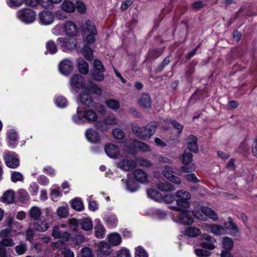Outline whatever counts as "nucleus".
Listing matches in <instances>:
<instances>
[{
  "label": "nucleus",
  "instance_id": "obj_12",
  "mask_svg": "<svg viewBox=\"0 0 257 257\" xmlns=\"http://www.w3.org/2000/svg\"><path fill=\"white\" fill-rule=\"evenodd\" d=\"M50 224L48 221L40 218L34 222V227L36 230L39 232H45L49 227Z\"/></svg>",
  "mask_w": 257,
  "mask_h": 257
},
{
  "label": "nucleus",
  "instance_id": "obj_47",
  "mask_svg": "<svg viewBox=\"0 0 257 257\" xmlns=\"http://www.w3.org/2000/svg\"><path fill=\"white\" fill-rule=\"evenodd\" d=\"M18 198L21 201H27L29 199V196L27 191L24 189H20L18 192Z\"/></svg>",
  "mask_w": 257,
  "mask_h": 257
},
{
  "label": "nucleus",
  "instance_id": "obj_62",
  "mask_svg": "<svg viewBox=\"0 0 257 257\" xmlns=\"http://www.w3.org/2000/svg\"><path fill=\"white\" fill-rule=\"evenodd\" d=\"M44 212L46 216L45 220L49 221V220L54 219V214L52 211V209L50 208H46L44 209Z\"/></svg>",
  "mask_w": 257,
  "mask_h": 257
},
{
  "label": "nucleus",
  "instance_id": "obj_35",
  "mask_svg": "<svg viewBox=\"0 0 257 257\" xmlns=\"http://www.w3.org/2000/svg\"><path fill=\"white\" fill-rule=\"evenodd\" d=\"M85 119L88 121H95L97 120V115L96 112L92 110L88 109L84 112Z\"/></svg>",
  "mask_w": 257,
  "mask_h": 257
},
{
  "label": "nucleus",
  "instance_id": "obj_40",
  "mask_svg": "<svg viewBox=\"0 0 257 257\" xmlns=\"http://www.w3.org/2000/svg\"><path fill=\"white\" fill-rule=\"evenodd\" d=\"M68 205L59 207L57 210V215L61 218H66L69 215Z\"/></svg>",
  "mask_w": 257,
  "mask_h": 257
},
{
  "label": "nucleus",
  "instance_id": "obj_24",
  "mask_svg": "<svg viewBox=\"0 0 257 257\" xmlns=\"http://www.w3.org/2000/svg\"><path fill=\"white\" fill-rule=\"evenodd\" d=\"M202 212L206 215V220L207 219V217H209L214 220H216L218 218L217 213L208 207L202 206Z\"/></svg>",
  "mask_w": 257,
  "mask_h": 257
},
{
  "label": "nucleus",
  "instance_id": "obj_26",
  "mask_svg": "<svg viewBox=\"0 0 257 257\" xmlns=\"http://www.w3.org/2000/svg\"><path fill=\"white\" fill-rule=\"evenodd\" d=\"M71 83L75 87L77 88H81L83 87L84 85V78L81 75L76 74L72 77Z\"/></svg>",
  "mask_w": 257,
  "mask_h": 257
},
{
  "label": "nucleus",
  "instance_id": "obj_54",
  "mask_svg": "<svg viewBox=\"0 0 257 257\" xmlns=\"http://www.w3.org/2000/svg\"><path fill=\"white\" fill-rule=\"evenodd\" d=\"M11 179L13 182L22 181L23 180V176L20 172L15 171L12 173Z\"/></svg>",
  "mask_w": 257,
  "mask_h": 257
},
{
  "label": "nucleus",
  "instance_id": "obj_37",
  "mask_svg": "<svg viewBox=\"0 0 257 257\" xmlns=\"http://www.w3.org/2000/svg\"><path fill=\"white\" fill-rule=\"evenodd\" d=\"M224 228L232 231V234L238 233L239 229L236 224L234 223L232 220L229 218V221L224 224Z\"/></svg>",
  "mask_w": 257,
  "mask_h": 257
},
{
  "label": "nucleus",
  "instance_id": "obj_14",
  "mask_svg": "<svg viewBox=\"0 0 257 257\" xmlns=\"http://www.w3.org/2000/svg\"><path fill=\"white\" fill-rule=\"evenodd\" d=\"M73 69V65L71 62L65 59L62 61L59 64V70L60 72L64 75L69 74Z\"/></svg>",
  "mask_w": 257,
  "mask_h": 257
},
{
  "label": "nucleus",
  "instance_id": "obj_64",
  "mask_svg": "<svg viewBox=\"0 0 257 257\" xmlns=\"http://www.w3.org/2000/svg\"><path fill=\"white\" fill-rule=\"evenodd\" d=\"M137 146L141 151L143 152H147L150 151V148L149 146L144 143L139 142L137 143Z\"/></svg>",
  "mask_w": 257,
  "mask_h": 257
},
{
  "label": "nucleus",
  "instance_id": "obj_7",
  "mask_svg": "<svg viewBox=\"0 0 257 257\" xmlns=\"http://www.w3.org/2000/svg\"><path fill=\"white\" fill-rule=\"evenodd\" d=\"M64 50L74 49L76 46V40L73 38H59L57 39Z\"/></svg>",
  "mask_w": 257,
  "mask_h": 257
},
{
  "label": "nucleus",
  "instance_id": "obj_5",
  "mask_svg": "<svg viewBox=\"0 0 257 257\" xmlns=\"http://www.w3.org/2000/svg\"><path fill=\"white\" fill-rule=\"evenodd\" d=\"M201 239L202 241L200 243V246L204 248L213 250L215 248V244L216 239L212 236L204 233L201 235Z\"/></svg>",
  "mask_w": 257,
  "mask_h": 257
},
{
  "label": "nucleus",
  "instance_id": "obj_38",
  "mask_svg": "<svg viewBox=\"0 0 257 257\" xmlns=\"http://www.w3.org/2000/svg\"><path fill=\"white\" fill-rule=\"evenodd\" d=\"M105 103L108 108L114 110L118 109L120 107L119 102L113 99H107L105 100Z\"/></svg>",
  "mask_w": 257,
  "mask_h": 257
},
{
  "label": "nucleus",
  "instance_id": "obj_41",
  "mask_svg": "<svg viewBox=\"0 0 257 257\" xmlns=\"http://www.w3.org/2000/svg\"><path fill=\"white\" fill-rule=\"evenodd\" d=\"M222 245L225 250H231L233 246L232 239L228 237H224L222 239Z\"/></svg>",
  "mask_w": 257,
  "mask_h": 257
},
{
  "label": "nucleus",
  "instance_id": "obj_28",
  "mask_svg": "<svg viewBox=\"0 0 257 257\" xmlns=\"http://www.w3.org/2000/svg\"><path fill=\"white\" fill-rule=\"evenodd\" d=\"M80 225L82 229L89 231L93 228L92 221L87 218H82L80 220Z\"/></svg>",
  "mask_w": 257,
  "mask_h": 257
},
{
  "label": "nucleus",
  "instance_id": "obj_2",
  "mask_svg": "<svg viewBox=\"0 0 257 257\" xmlns=\"http://www.w3.org/2000/svg\"><path fill=\"white\" fill-rule=\"evenodd\" d=\"M176 197L178 210L183 211L190 207V203L189 200L191 198V194L189 192L179 190L176 192Z\"/></svg>",
  "mask_w": 257,
  "mask_h": 257
},
{
  "label": "nucleus",
  "instance_id": "obj_44",
  "mask_svg": "<svg viewBox=\"0 0 257 257\" xmlns=\"http://www.w3.org/2000/svg\"><path fill=\"white\" fill-rule=\"evenodd\" d=\"M27 250V246L26 243L21 242L19 245L15 247V251L18 255L24 254Z\"/></svg>",
  "mask_w": 257,
  "mask_h": 257
},
{
  "label": "nucleus",
  "instance_id": "obj_56",
  "mask_svg": "<svg viewBox=\"0 0 257 257\" xmlns=\"http://www.w3.org/2000/svg\"><path fill=\"white\" fill-rule=\"evenodd\" d=\"M172 60L171 56L166 57L158 67V70L161 72Z\"/></svg>",
  "mask_w": 257,
  "mask_h": 257
},
{
  "label": "nucleus",
  "instance_id": "obj_43",
  "mask_svg": "<svg viewBox=\"0 0 257 257\" xmlns=\"http://www.w3.org/2000/svg\"><path fill=\"white\" fill-rule=\"evenodd\" d=\"M82 53L83 56L88 60H91L92 59L93 52L91 48L87 46L83 47Z\"/></svg>",
  "mask_w": 257,
  "mask_h": 257
},
{
  "label": "nucleus",
  "instance_id": "obj_16",
  "mask_svg": "<svg viewBox=\"0 0 257 257\" xmlns=\"http://www.w3.org/2000/svg\"><path fill=\"white\" fill-rule=\"evenodd\" d=\"M52 235L55 238H62L66 241H68L70 237V234L68 232H61L59 227L57 226L54 227Z\"/></svg>",
  "mask_w": 257,
  "mask_h": 257
},
{
  "label": "nucleus",
  "instance_id": "obj_52",
  "mask_svg": "<svg viewBox=\"0 0 257 257\" xmlns=\"http://www.w3.org/2000/svg\"><path fill=\"white\" fill-rule=\"evenodd\" d=\"M68 224L69 227L74 231H77V229L80 224V221L75 218H71L69 219Z\"/></svg>",
  "mask_w": 257,
  "mask_h": 257
},
{
  "label": "nucleus",
  "instance_id": "obj_6",
  "mask_svg": "<svg viewBox=\"0 0 257 257\" xmlns=\"http://www.w3.org/2000/svg\"><path fill=\"white\" fill-rule=\"evenodd\" d=\"M5 161L6 165L10 168H16L20 165V162L18 158V156L13 152H9L7 154H6Z\"/></svg>",
  "mask_w": 257,
  "mask_h": 257
},
{
  "label": "nucleus",
  "instance_id": "obj_58",
  "mask_svg": "<svg viewBox=\"0 0 257 257\" xmlns=\"http://www.w3.org/2000/svg\"><path fill=\"white\" fill-rule=\"evenodd\" d=\"M127 189L131 192H135L138 190V187L132 181H129L127 180L124 181Z\"/></svg>",
  "mask_w": 257,
  "mask_h": 257
},
{
  "label": "nucleus",
  "instance_id": "obj_48",
  "mask_svg": "<svg viewBox=\"0 0 257 257\" xmlns=\"http://www.w3.org/2000/svg\"><path fill=\"white\" fill-rule=\"evenodd\" d=\"M85 24L88 32L93 34H97V33L95 26L89 20L86 21Z\"/></svg>",
  "mask_w": 257,
  "mask_h": 257
},
{
  "label": "nucleus",
  "instance_id": "obj_25",
  "mask_svg": "<svg viewBox=\"0 0 257 257\" xmlns=\"http://www.w3.org/2000/svg\"><path fill=\"white\" fill-rule=\"evenodd\" d=\"M134 175L135 179L140 183L146 182L148 179L147 174L141 169L135 170Z\"/></svg>",
  "mask_w": 257,
  "mask_h": 257
},
{
  "label": "nucleus",
  "instance_id": "obj_36",
  "mask_svg": "<svg viewBox=\"0 0 257 257\" xmlns=\"http://www.w3.org/2000/svg\"><path fill=\"white\" fill-rule=\"evenodd\" d=\"M201 234L200 230L196 227H188L185 231V234L192 237H196Z\"/></svg>",
  "mask_w": 257,
  "mask_h": 257
},
{
  "label": "nucleus",
  "instance_id": "obj_22",
  "mask_svg": "<svg viewBox=\"0 0 257 257\" xmlns=\"http://www.w3.org/2000/svg\"><path fill=\"white\" fill-rule=\"evenodd\" d=\"M156 185L157 187L162 191L171 192L175 189L174 186L166 181H160Z\"/></svg>",
  "mask_w": 257,
  "mask_h": 257
},
{
  "label": "nucleus",
  "instance_id": "obj_17",
  "mask_svg": "<svg viewBox=\"0 0 257 257\" xmlns=\"http://www.w3.org/2000/svg\"><path fill=\"white\" fill-rule=\"evenodd\" d=\"M64 29L67 35L69 36H73L77 32L76 26L75 24L70 21H67L65 23Z\"/></svg>",
  "mask_w": 257,
  "mask_h": 257
},
{
  "label": "nucleus",
  "instance_id": "obj_53",
  "mask_svg": "<svg viewBox=\"0 0 257 257\" xmlns=\"http://www.w3.org/2000/svg\"><path fill=\"white\" fill-rule=\"evenodd\" d=\"M195 253L199 257H208L211 254V252L210 251L203 249H196L195 250Z\"/></svg>",
  "mask_w": 257,
  "mask_h": 257
},
{
  "label": "nucleus",
  "instance_id": "obj_33",
  "mask_svg": "<svg viewBox=\"0 0 257 257\" xmlns=\"http://www.w3.org/2000/svg\"><path fill=\"white\" fill-rule=\"evenodd\" d=\"M109 242L112 245H118L121 241L120 235L116 233L110 234L109 235Z\"/></svg>",
  "mask_w": 257,
  "mask_h": 257
},
{
  "label": "nucleus",
  "instance_id": "obj_32",
  "mask_svg": "<svg viewBox=\"0 0 257 257\" xmlns=\"http://www.w3.org/2000/svg\"><path fill=\"white\" fill-rule=\"evenodd\" d=\"M84 111L79 109V108L77 109V113L74 115L72 117L73 121L77 123H82L85 122Z\"/></svg>",
  "mask_w": 257,
  "mask_h": 257
},
{
  "label": "nucleus",
  "instance_id": "obj_29",
  "mask_svg": "<svg viewBox=\"0 0 257 257\" xmlns=\"http://www.w3.org/2000/svg\"><path fill=\"white\" fill-rule=\"evenodd\" d=\"M176 171L177 170L175 168L171 166L166 165L162 171V174L165 178L169 180L172 177L173 174L176 173Z\"/></svg>",
  "mask_w": 257,
  "mask_h": 257
},
{
  "label": "nucleus",
  "instance_id": "obj_31",
  "mask_svg": "<svg viewBox=\"0 0 257 257\" xmlns=\"http://www.w3.org/2000/svg\"><path fill=\"white\" fill-rule=\"evenodd\" d=\"M85 89L87 92H92L98 95H101L102 92L101 89L96 84L91 81L89 82V84L85 87Z\"/></svg>",
  "mask_w": 257,
  "mask_h": 257
},
{
  "label": "nucleus",
  "instance_id": "obj_20",
  "mask_svg": "<svg viewBox=\"0 0 257 257\" xmlns=\"http://www.w3.org/2000/svg\"><path fill=\"white\" fill-rule=\"evenodd\" d=\"M15 198V192L12 190H8L4 193L0 200L6 203L11 204L14 202Z\"/></svg>",
  "mask_w": 257,
  "mask_h": 257
},
{
  "label": "nucleus",
  "instance_id": "obj_8",
  "mask_svg": "<svg viewBox=\"0 0 257 257\" xmlns=\"http://www.w3.org/2000/svg\"><path fill=\"white\" fill-rule=\"evenodd\" d=\"M39 18L40 22L44 25L51 24L54 19V16L50 11H43L39 14Z\"/></svg>",
  "mask_w": 257,
  "mask_h": 257
},
{
  "label": "nucleus",
  "instance_id": "obj_39",
  "mask_svg": "<svg viewBox=\"0 0 257 257\" xmlns=\"http://www.w3.org/2000/svg\"><path fill=\"white\" fill-rule=\"evenodd\" d=\"M188 150H185L182 157V162L184 165L190 164L192 161L193 156Z\"/></svg>",
  "mask_w": 257,
  "mask_h": 257
},
{
  "label": "nucleus",
  "instance_id": "obj_3",
  "mask_svg": "<svg viewBox=\"0 0 257 257\" xmlns=\"http://www.w3.org/2000/svg\"><path fill=\"white\" fill-rule=\"evenodd\" d=\"M35 12L30 9H22L17 12V17L22 22L29 24L33 23L36 19Z\"/></svg>",
  "mask_w": 257,
  "mask_h": 257
},
{
  "label": "nucleus",
  "instance_id": "obj_55",
  "mask_svg": "<svg viewBox=\"0 0 257 257\" xmlns=\"http://www.w3.org/2000/svg\"><path fill=\"white\" fill-rule=\"evenodd\" d=\"M81 253L82 257H93V254L91 248L88 247H84L81 249Z\"/></svg>",
  "mask_w": 257,
  "mask_h": 257
},
{
  "label": "nucleus",
  "instance_id": "obj_61",
  "mask_svg": "<svg viewBox=\"0 0 257 257\" xmlns=\"http://www.w3.org/2000/svg\"><path fill=\"white\" fill-rule=\"evenodd\" d=\"M23 2L24 0H7V3L10 7H19Z\"/></svg>",
  "mask_w": 257,
  "mask_h": 257
},
{
  "label": "nucleus",
  "instance_id": "obj_30",
  "mask_svg": "<svg viewBox=\"0 0 257 257\" xmlns=\"http://www.w3.org/2000/svg\"><path fill=\"white\" fill-rule=\"evenodd\" d=\"M61 8L65 12L72 13L75 10V6L72 2L64 1L61 5Z\"/></svg>",
  "mask_w": 257,
  "mask_h": 257
},
{
  "label": "nucleus",
  "instance_id": "obj_19",
  "mask_svg": "<svg viewBox=\"0 0 257 257\" xmlns=\"http://www.w3.org/2000/svg\"><path fill=\"white\" fill-rule=\"evenodd\" d=\"M87 139L92 143H96L100 140V136L98 133L92 129L87 130L85 133Z\"/></svg>",
  "mask_w": 257,
  "mask_h": 257
},
{
  "label": "nucleus",
  "instance_id": "obj_21",
  "mask_svg": "<svg viewBox=\"0 0 257 257\" xmlns=\"http://www.w3.org/2000/svg\"><path fill=\"white\" fill-rule=\"evenodd\" d=\"M42 214V211L40 208L37 206H33L29 210L28 216L31 220L35 221L39 219Z\"/></svg>",
  "mask_w": 257,
  "mask_h": 257
},
{
  "label": "nucleus",
  "instance_id": "obj_34",
  "mask_svg": "<svg viewBox=\"0 0 257 257\" xmlns=\"http://www.w3.org/2000/svg\"><path fill=\"white\" fill-rule=\"evenodd\" d=\"M78 68L79 72L82 74L86 75L88 72V64L83 60L80 59L78 61Z\"/></svg>",
  "mask_w": 257,
  "mask_h": 257
},
{
  "label": "nucleus",
  "instance_id": "obj_63",
  "mask_svg": "<svg viewBox=\"0 0 257 257\" xmlns=\"http://www.w3.org/2000/svg\"><path fill=\"white\" fill-rule=\"evenodd\" d=\"M175 200V197L172 194L163 195V201L167 203H171Z\"/></svg>",
  "mask_w": 257,
  "mask_h": 257
},
{
  "label": "nucleus",
  "instance_id": "obj_60",
  "mask_svg": "<svg viewBox=\"0 0 257 257\" xmlns=\"http://www.w3.org/2000/svg\"><path fill=\"white\" fill-rule=\"evenodd\" d=\"M135 257H148V255L141 246H138L136 250Z\"/></svg>",
  "mask_w": 257,
  "mask_h": 257
},
{
  "label": "nucleus",
  "instance_id": "obj_51",
  "mask_svg": "<svg viewBox=\"0 0 257 257\" xmlns=\"http://www.w3.org/2000/svg\"><path fill=\"white\" fill-rule=\"evenodd\" d=\"M47 50L49 52L50 54H54L57 51V47L55 43L52 41H49L48 42L46 45Z\"/></svg>",
  "mask_w": 257,
  "mask_h": 257
},
{
  "label": "nucleus",
  "instance_id": "obj_59",
  "mask_svg": "<svg viewBox=\"0 0 257 257\" xmlns=\"http://www.w3.org/2000/svg\"><path fill=\"white\" fill-rule=\"evenodd\" d=\"M93 70H101V71H105V68L100 60L98 59H95L93 61Z\"/></svg>",
  "mask_w": 257,
  "mask_h": 257
},
{
  "label": "nucleus",
  "instance_id": "obj_11",
  "mask_svg": "<svg viewBox=\"0 0 257 257\" xmlns=\"http://www.w3.org/2000/svg\"><path fill=\"white\" fill-rule=\"evenodd\" d=\"M117 167L124 171H130L136 166V162L132 160L123 159L117 163Z\"/></svg>",
  "mask_w": 257,
  "mask_h": 257
},
{
  "label": "nucleus",
  "instance_id": "obj_23",
  "mask_svg": "<svg viewBox=\"0 0 257 257\" xmlns=\"http://www.w3.org/2000/svg\"><path fill=\"white\" fill-rule=\"evenodd\" d=\"M209 229L210 232L215 235H219L225 234L226 232L225 229L221 225L218 224H212L209 226Z\"/></svg>",
  "mask_w": 257,
  "mask_h": 257
},
{
  "label": "nucleus",
  "instance_id": "obj_42",
  "mask_svg": "<svg viewBox=\"0 0 257 257\" xmlns=\"http://www.w3.org/2000/svg\"><path fill=\"white\" fill-rule=\"evenodd\" d=\"M72 207L76 211H81L83 209V203L80 198H75L71 203Z\"/></svg>",
  "mask_w": 257,
  "mask_h": 257
},
{
  "label": "nucleus",
  "instance_id": "obj_49",
  "mask_svg": "<svg viewBox=\"0 0 257 257\" xmlns=\"http://www.w3.org/2000/svg\"><path fill=\"white\" fill-rule=\"evenodd\" d=\"M112 135L113 137L117 140H122L124 138L125 134L124 132L119 129V128H114L112 130Z\"/></svg>",
  "mask_w": 257,
  "mask_h": 257
},
{
  "label": "nucleus",
  "instance_id": "obj_13",
  "mask_svg": "<svg viewBox=\"0 0 257 257\" xmlns=\"http://www.w3.org/2000/svg\"><path fill=\"white\" fill-rule=\"evenodd\" d=\"M78 100L82 105L87 107L93 105V101L86 90L79 95Z\"/></svg>",
  "mask_w": 257,
  "mask_h": 257
},
{
  "label": "nucleus",
  "instance_id": "obj_18",
  "mask_svg": "<svg viewBox=\"0 0 257 257\" xmlns=\"http://www.w3.org/2000/svg\"><path fill=\"white\" fill-rule=\"evenodd\" d=\"M151 98L148 93H143L139 100V105L142 107L148 108L151 106Z\"/></svg>",
  "mask_w": 257,
  "mask_h": 257
},
{
  "label": "nucleus",
  "instance_id": "obj_45",
  "mask_svg": "<svg viewBox=\"0 0 257 257\" xmlns=\"http://www.w3.org/2000/svg\"><path fill=\"white\" fill-rule=\"evenodd\" d=\"M95 235L97 238H103L104 235L105 229L100 224L97 225L94 227Z\"/></svg>",
  "mask_w": 257,
  "mask_h": 257
},
{
  "label": "nucleus",
  "instance_id": "obj_46",
  "mask_svg": "<svg viewBox=\"0 0 257 257\" xmlns=\"http://www.w3.org/2000/svg\"><path fill=\"white\" fill-rule=\"evenodd\" d=\"M104 72L101 70H93L92 76L95 81H102L104 79Z\"/></svg>",
  "mask_w": 257,
  "mask_h": 257
},
{
  "label": "nucleus",
  "instance_id": "obj_27",
  "mask_svg": "<svg viewBox=\"0 0 257 257\" xmlns=\"http://www.w3.org/2000/svg\"><path fill=\"white\" fill-rule=\"evenodd\" d=\"M149 197L158 202H163V195L155 189H149L147 191Z\"/></svg>",
  "mask_w": 257,
  "mask_h": 257
},
{
  "label": "nucleus",
  "instance_id": "obj_50",
  "mask_svg": "<svg viewBox=\"0 0 257 257\" xmlns=\"http://www.w3.org/2000/svg\"><path fill=\"white\" fill-rule=\"evenodd\" d=\"M192 213L195 218L203 221L206 220V215L202 212V207L199 209L194 210Z\"/></svg>",
  "mask_w": 257,
  "mask_h": 257
},
{
  "label": "nucleus",
  "instance_id": "obj_1",
  "mask_svg": "<svg viewBox=\"0 0 257 257\" xmlns=\"http://www.w3.org/2000/svg\"><path fill=\"white\" fill-rule=\"evenodd\" d=\"M158 126V123L157 122L149 123L143 127L134 125L132 127V131L137 137L142 140H146L151 138L155 134Z\"/></svg>",
  "mask_w": 257,
  "mask_h": 257
},
{
  "label": "nucleus",
  "instance_id": "obj_57",
  "mask_svg": "<svg viewBox=\"0 0 257 257\" xmlns=\"http://www.w3.org/2000/svg\"><path fill=\"white\" fill-rule=\"evenodd\" d=\"M57 105L60 107H65L67 104V102L65 98L63 96H59L56 100Z\"/></svg>",
  "mask_w": 257,
  "mask_h": 257
},
{
  "label": "nucleus",
  "instance_id": "obj_4",
  "mask_svg": "<svg viewBox=\"0 0 257 257\" xmlns=\"http://www.w3.org/2000/svg\"><path fill=\"white\" fill-rule=\"evenodd\" d=\"M118 120L114 114L108 115L102 121H98L96 126L100 131H104L107 129L106 125H115L118 123Z\"/></svg>",
  "mask_w": 257,
  "mask_h": 257
},
{
  "label": "nucleus",
  "instance_id": "obj_15",
  "mask_svg": "<svg viewBox=\"0 0 257 257\" xmlns=\"http://www.w3.org/2000/svg\"><path fill=\"white\" fill-rule=\"evenodd\" d=\"M181 211L179 215V221L184 225H191L193 223V219L189 212L185 210Z\"/></svg>",
  "mask_w": 257,
  "mask_h": 257
},
{
  "label": "nucleus",
  "instance_id": "obj_10",
  "mask_svg": "<svg viewBox=\"0 0 257 257\" xmlns=\"http://www.w3.org/2000/svg\"><path fill=\"white\" fill-rule=\"evenodd\" d=\"M105 151L110 158H116L120 154L119 148L117 146L114 144H107L105 147Z\"/></svg>",
  "mask_w": 257,
  "mask_h": 257
},
{
  "label": "nucleus",
  "instance_id": "obj_9",
  "mask_svg": "<svg viewBox=\"0 0 257 257\" xmlns=\"http://www.w3.org/2000/svg\"><path fill=\"white\" fill-rule=\"evenodd\" d=\"M187 150L197 153L198 152V146L197 144V138L194 135H190L186 139Z\"/></svg>",
  "mask_w": 257,
  "mask_h": 257
}]
</instances>
